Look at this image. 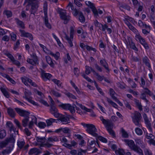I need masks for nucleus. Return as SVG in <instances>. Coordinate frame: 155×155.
I'll return each mask as SVG.
<instances>
[{"instance_id": "nucleus-36", "label": "nucleus", "mask_w": 155, "mask_h": 155, "mask_svg": "<svg viewBox=\"0 0 155 155\" xmlns=\"http://www.w3.org/2000/svg\"><path fill=\"white\" fill-rule=\"evenodd\" d=\"M76 104L80 107L82 110H84L87 112H90V109L88 108L84 105H83L82 104L76 102Z\"/></svg>"}, {"instance_id": "nucleus-16", "label": "nucleus", "mask_w": 155, "mask_h": 155, "mask_svg": "<svg viewBox=\"0 0 155 155\" xmlns=\"http://www.w3.org/2000/svg\"><path fill=\"white\" fill-rule=\"evenodd\" d=\"M59 106L64 110H69L72 114L75 112L74 107L70 104H62Z\"/></svg>"}, {"instance_id": "nucleus-32", "label": "nucleus", "mask_w": 155, "mask_h": 155, "mask_svg": "<svg viewBox=\"0 0 155 155\" xmlns=\"http://www.w3.org/2000/svg\"><path fill=\"white\" fill-rule=\"evenodd\" d=\"M110 95L113 99H117V97L115 96L117 94L114 90L112 88H110L109 89Z\"/></svg>"}, {"instance_id": "nucleus-22", "label": "nucleus", "mask_w": 155, "mask_h": 155, "mask_svg": "<svg viewBox=\"0 0 155 155\" xmlns=\"http://www.w3.org/2000/svg\"><path fill=\"white\" fill-rule=\"evenodd\" d=\"M28 102L32 104L33 105H37V103L32 99V97L30 96V94L26 91L24 93V96L23 97Z\"/></svg>"}, {"instance_id": "nucleus-51", "label": "nucleus", "mask_w": 155, "mask_h": 155, "mask_svg": "<svg viewBox=\"0 0 155 155\" xmlns=\"http://www.w3.org/2000/svg\"><path fill=\"white\" fill-rule=\"evenodd\" d=\"M135 103L136 106L140 110H143V108L141 103L139 102L138 100L137 99H135Z\"/></svg>"}, {"instance_id": "nucleus-62", "label": "nucleus", "mask_w": 155, "mask_h": 155, "mask_svg": "<svg viewBox=\"0 0 155 155\" xmlns=\"http://www.w3.org/2000/svg\"><path fill=\"white\" fill-rule=\"evenodd\" d=\"M50 110L51 113L52 114V113L58 111V110L55 105H52L51 106H50Z\"/></svg>"}, {"instance_id": "nucleus-23", "label": "nucleus", "mask_w": 155, "mask_h": 155, "mask_svg": "<svg viewBox=\"0 0 155 155\" xmlns=\"http://www.w3.org/2000/svg\"><path fill=\"white\" fill-rule=\"evenodd\" d=\"M19 31L21 33V36L22 37L28 38L31 41H32L33 40V37L31 33L26 32L25 30L21 29L19 30Z\"/></svg>"}, {"instance_id": "nucleus-7", "label": "nucleus", "mask_w": 155, "mask_h": 155, "mask_svg": "<svg viewBox=\"0 0 155 155\" xmlns=\"http://www.w3.org/2000/svg\"><path fill=\"white\" fill-rule=\"evenodd\" d=\"M124 42L127 46H129L130 48L135 52H137L138 49L135 43L133 41L132 38L129 36H127L123 40Z\"/></svg>"}, {"instance_id": "nucleus-63", "label": "nucleus", "mask_w": 155, "mask_h": 155, "mask_svg": "<svg viewBox=\"0 0 155 155\" xmlns=\"http://www.w3.org/2000/svg\"><path fill=\"white\" fill-rule=\"evenodd\" d=\"M53 146V144H51L48 142H47L45 143H42L41 146L43 147H45L47 148H50Z\"/></svg>"}, {"instance_id": "nucleus-35", "label": "nucleus", "mask_w": 155, "mask_h": 155, "mask_svg": "<svg viewBox=\"0 0 155 155\" xmlns=\"http://www.w3.org/2000/svg\"><path fill=\"white\" fill-rule=\"evenodd\" d=\"M50 54L54 57L56 60H58L60 56V53L58 51L56 52L55 53H53L52 51H50Z\"/></svg>"}, {"instance_id": "nucleus-14", "label": "nucleus", "mask_w": 155, "mask_h": 155, "mask_svg": "<svg viewBox=\"0 0 155 155\" xmlns=\"http://www.w3.org/2000/svg\"><path fill=\"white\" fill-rule=\"evenodd\" d=\"M144 89L145 91L140 94V98L147 103L148 102V100L146 98V95L151 96L153 93L147 87L144 88Z\"/></svg>"}, {"instance_id": "nucleus-25", "label": "nucleus", "mask_w": 155, "mask_h": 155, "mask_svg": "<svg viewBox=\"0 0 155 155\" xmlns=\"http://www.w3.org/2000/svg\"><path fill=\"white\" fill-rule=\"evenodd\" d=\"M15 20L18 28H21L22 29H24L25 28V24L23 21L20 20L18 18H15Z\"/></svg>"}, {"instance_id": "nucleus-61", "label": "nucleus", "mask_w": 155, "mask_h": 155, "mask_svg": "<svg viewBox=\"0 0 155 155\" xmlns=\"http://www.w3.org/2000/svg\"><path fill=\"white\" fill-rule=\"evenodd\" d=\"M51 92L56 97H58L61 96V94L56 91L53 90Z\"/></svg>"}, {"instance_id": "nucleus-2", "label": "nucleus", "mask_w": 155, "mask_h": 155, "mask_svg": "<svg viewBox=\"0 0 155 155\" xmlns=\"http://www.w3.org/2000/svg\"><path fill=\"white\" fill-rule=\"evenodd\" d=\"M27 3H28V4L26 6V11L29 10L30 6H31V14L35 15L39 7L38 2L36 0H25L23 5H25Z\"/></svg>"}, {"instance_id": "nucleus-38", "label": "nucleus", "mask_w": 155, "mask_h": 155, "mask_svg": "<svg viewBox=\"0 0 155 155\" xmlns=\"http://www.w3.org/2000/svg\"><path fill=\"white\" fill-rule=\"evenodd\" d=\"M46 122L48 126L51 125L54 122H57V120L52 118H50L49 119L47 120Z\"/></svg>"}, {"instance_id": "nucleus-15", "label": "nucleus", "mask_w": 155, "mask_h": 155, "mask_svg": "<svg viewBox=\"0 0 155 155\" xmlns=\"http://www.w3.org/2000/svg\"><path fill=\"white\" fill-rule=\"evenodd\" d=\"M135 39L137 41H139L146 49H149V47L148 44L146 42L145 39L142 37L139 33L135 35Z\"/></svg>"}, {"instance_id": "nucleus-10", "label": "nucleus", "mask_w": 155, "mask_h": 155, "mask_svg": "<svg viewBox=\"0 0 155 155\" xmlns=\"http://www.w3.org/2000/svg\"><path fill=\"white\" fill-rule=\"evenodd\" d=\"M43 10L44 15V21L45 25L47 28L51 29L52 26L51 24L49 22L48 18V5L47 3H44Z\"/></svg>"}, {"instance_id": "nucleus-54", "label": "nucleus", "mask_w": 155, "mask_h": 155, "mask_svg": "<svg viewBox=\"0 0 155 155\" xmlns=\"http://www.w3.org/2000/svg\"><path fill=\"white\" fill-rule=\"evenodd\" d=\"M65 94L69 98L73 99H76L75 96L69 92H67Z\"/></svg>"}, {"instance_id": "nucleus-5", "label": "nucleus", "mask_w": 155, "mask_h": 155, "mask_svg": "<svg viewBox=\"0 0 155 155\" xmlns=\"http://www.w3.org/2000/svg\"><path fill=\"white\" fill-rule=\"evenodd\" d=\"M124 22L125 24L129 28L135 33L136 35L139 33L137 30L132 25L130 22L134 24L136 23V21L133 18L127 16V18H125Z\"/></svg>"}, {"instance_id": "nucleus-17", "label": "nucleus", "mask_w": 155, "mask_h": 155, "mask_svg": "<svg viewBox=\"0 0 155 155\" xmlns=\"http://www.w3.org/2000/svg\"><path fill=\"white\" fill-rule=\"evenodd\" d=\"M5 55L8 57L12 62V63L16 65L18 68H19L21 65L20 62L18 60H15L13 55L9 52L5 53Z\"/></svg>"}, {"instance_id": "nucleus-50", "label": "nucleus", "mask_w": 155, "mask_h": 155, "mask_svg": "<svg viewBox=\"0 0 155 155\" xmlns=\"http://www.w3.org/2000/svg\"><path fill=\"white\" fill-rule=\"evenodd\" d=\"M29 117H25L22 120V125L24 127H26L28 124V122L29 120Z\"/></svg>"}, {"instance_id": "nucleus-60", "label": "nucleus", "mask_w": 155, "mask_h": 155, "mask_svg": "<svg viewBox=\"0 0 155 155\" xmlns=\"http://www.w3.org/2000/svg\"><path fill=\"white\" fill-rule=\"evenodd\" d=\"M38 126L40 128L43 129L46 127V124L45 122L41 121L38 123Z\"/></svg>"}, {"instance_id": "nucleus-47", "label": "nucleus", "mask_w": 155, "mask_h": 155, "mask_svg": "<svg viewBox=\"0 0 155 155\" xmlns=\"http://www.w3.org/2000/svg\"><path fill=\"white\" fill-rule=\"evenodd\" d=\"M107 101L108 103L110 104L112 106L115 108H117L118 105L115 102L112 101L110 98H107Z\"/></svg>"}, {"instance_id": "nucleus-56", "label": "nucleus", "mask_w": 155, "mask_h": 155, "mask_svg": "<svg viewBox=\"0 0 155 155\" xmlns=\"http://www.w3.org/2000/svg\"><path fill=\"white\" fill-rule=\"evenodd\" d=\"M86 48L87 50L88 51H92L94 52H96L97 51V50L95 48H93L92 47L88 45H86Z\"/></svg>"}, {"instance_id": "nucleus-8", "label": "nucleus", "mask_w": 155, "mask_h": 155, "mask_svg": "<svg viewBox=\"0 0 155 155\" xmlns=\"http://www.w3.org/2000/svg\"><path fill=\"white\" fill-rule=\"evenodd\" d=\"M142 61L145 65L147 67L148 70L150 72L148 75L150 80L151 81H153V75L152 73L153 70L150 61L147 56H145L142 58Z\"/></svg>"}, {"instance_id": "nucleus-49", "label": "nucleus", "mask_w": 155, "mask_h": 155, "mask_svg": "<svg viewBox=\"0 0 155 155\" xmlns=\"http://www.w3.org/2000/svg\"><path fill=\"white\" fill-rule=\"evenodd\" d=\"M25 143V142L24 141H18L17 142V145L20 149L23 148Z\"/></svg>"}, {"instance_id": "nucleus-12", "label": "nucleus", "mask_w": 155, "mask_h": 155, "mask_svg": "<svg viewBox=\"0 0 155 155\" xmlns=\"http://www.w3.org/2000/svg\"><path fill=\"white\" fill-rule=\"evenodd\" d=\"M72 14L81 23H83L85 22V17L81 11L77 9H75L74 12H72Z\"/></svg>"}, {"instance_id": "nucleus-18", "label": "nucleus", "mask_w": 155, "mask_h": 155, "mask_svg": "<svg viewBox=\"0 0 155 155\" xmlns=\"http://www.w3.org/2000/svg\"><path fill=\"white\" fill-rule=\"evenodd\" d=\"M143 117L145 124L146 125L147 129L150 132L152 133L153 132V130L151 127V124L150 122V121L148 119L147 114L144 113L143 115Z\"/></svg>"}, {"instance_id": "nucleus-24", "label": "nucleus", "mask_w": 155, "mask_h": 155, "mask_svg": "<svg viewBox=\"0 0 155 155\" xmlns=\"http://www.w3.org/2000/svg\"><path fill=\"white\" fill-rule=\"evenodd\" d=\"M59 120L64 124H66L70 123V120L67 116H66L62 114H61Z\"/></svg>"}, {"instance_id": "nucleus-30", "label": "nucleus", "mask_w": 155, "mask_h": 155, "mask_svg": "<svg viewBox=\"0 0 155 155\" xmlns=\"http://www.w3.org/2000/svg\"><path fill=\"white\" fill-rule=\"evenodd\" d=\"M95 71L91 67L86 66V69L85 71V74L88 75L90 74L91 72H92L94 74L95 72Z\"/></svg>"}, {"instance_id": "nucleus-13", "label": "nucleus", "mask_w": 155, "mask_h": 155, "mask_svg": "<svg viewBox=\"0 0 155 155\" xmlns=\"http://www.w3.org/2000/svg\"><path fill=\"white\" fill-rule=\"evenodd\" d=\"M21 79L22 83L27 87L29 86L28 84L34 87H37L38 86L37 84L35 82H33L31 79L26 76H24L21 77Z\"/></svg>"}, {"instance_id": "nucleus-45", "label": "nucleus", "mask_w": 155, "mask_h": 155, "mask_svg": "<svg viewBox=\"0 0 155 155\" xmlns=\"http://www.w3.org/2000/svg\"><path fill=\"white\" fill-rule=\"evenodd\" d=\"M94 74L96 76L97 80L100 81H102L104 78V76H101L96 71H95V73Z\"/></svg>"}, {"instance_id": "nucleus-31", "label": "nucleus", "mask_w": 155, "mask_h": 155, "mask_svg": "<svg viewBox=\"0 0 155 155\" xmlns=\"http://www.w3.org/2000/svg\"><path fill=\"white\" fill-rule=\"evenodd\" d=\"M0 89L3 94L5 97L8 98L10 97V94L5 88L2 87Z\"/></svg>"}, {"instance_id": "nucleus-55", "label": "nucleus", "mask_w": 155, "mask_h": 155, "mask_svg": "<svg viewBox=\"0 0 155 155\" xmlns=\"http://www.w3.org/2000/svg\"><path fill=\"white\" fill-rule=\"evenodd\" d=\"M81 76L88 82L91 83L93 82V81L88 76H87L84 73L82 74Z\"/></svg>"}, {"instance_id": "nucleus-40", "label": "nucleus", "mask_w": 155, "mask_h": 155, "mask_svg": "<svg viewBox=\"0 0 155 155\" xmlns=\"http://www.w3.org/2000/svg\"><path fill=\"white\" fill-rule=\"evenodd\" d=\"M3 14L4 15H6L8 18L12 17V12L10 10H5L3 12Z\"/></svg>"}, {"instance_id": "nucleus-37", "label": "nucleus", "mask_w": 155, "mask_h": 155, "mask_svg": "<svg viewBox=\"0 0 155 155\" xmlns=\"http://www.w3.org/2000/svg\"><path fill=\"white\" fill-rule=\"evenodd\" d=\"M88 3L89 5L90 8L91 9L93 13L97 14V9L94 5V4L90 1H88Z\"/></svg>"}, {"instance_id": "nucleus-27", "label": "nucleus", "mask_w": 155, "mask_h": 155, "mask_svg": "<svg viewBox=\"0 0 155 155\" xmlns=\"http://www.w3.org/2000/svg\"><path fill=\"white\" fill-rule=\"evenodd\" d=\"M63 60L64 62V64H68V61L71 62L72 59L69 53H67L64 56Z\"/></svg>"}, {"instance_id": "nucleus-42", "label": "nucleus", "mask_w": 155, "mask_h": 155, "mask_svg": "<svg viewBox=\"0 0 155 155\" xmlns=\"http://www.w3.org/2000/svg\"><path fill=\"white\" fill-rule=\"evenodd\" d=\"M122 8L128 11H129L130 10V6L126 4H121L120 6V9L121 11H122V10L121 9Z\"/></svg>"}, {"instance_id": "nucleus-20", "label": "nucleus", "mask_w": 155, "mask_h": 155, "mask_svg": "<svg viewBox=\"0 0 155 155\" xmlns=\"http://www.w3.org/2000/svg\"><path fill=\"white\" fill-rule=\"evenodd\" d=\"M52 75L49 73H46L45 71L42 69L41 70V78L44 81L47 80L50 81Z\"/></svg>"}, {"instance_id": "nucleus-29", "label": "nucleus", "mask_w": 155, "mask_h": 155, "mask_svg": "<svg viewBox=\"0 0 155 155\" xmlns=\"http://www.w3.org/2000/svg\"><path fill=\"white\" fill-rule=\"evenodd\" d=\"M46 59L47 63L50 66L51 68H54V64L51 57L50 56L46 57Z\"/></svg>"}, {"instance_id": "nucleus-59", "label": "nucleus", "mask_w": 155, "mask_h": 155, "mask_svg": "<svg viewBox=\"0 0 155 155\" xmlns=\"http://www.w3.org/2000/svg\"><path fill=\"white\" fill-rule=\"evenodd\" d=\"M136 133L138 135H141L143 134L142 130L138 127H137L135 129Z\"/></svg>"}, {"instance_id": "nucleus-41", "label": "nucleus", "mask_w": 155, "mask_h": 155, "mask_svg": "<svg viewBox=\"0 0 155 155\" xmlns=\"http://www.w3.org/2000/svg\"><path fill=\"white\" fill-rule=\"evenodd\" d=\"M52 36L54 38V39L56 41L58 45L60 47H61V45H62V43L60 41L59 39L58 38V37L54 33H52Z\"/></svg>"}, {"instance_id": "nucleus-4", "label": "nucleus", "mask_w": 155, "mask_h": 155, "mask_svg": "<svg viewBox=\"0 0 155 155\" xmlns=\"http://www.w3.org/2000/svg\"><path fill=\"white\" fill-rule=\"evenodd\" d=\"M81 124L84 128H87L86 131L89 134L94 137L97 136L98 134L96 133L97 129L94 125L84 123H82Z\"/></svg>"}, {"instance_id": "nucleus-28", "label": "nucleus", "mask_w": 155, "mask_h": 155, "mask_svg": "<svg viewBox=\"0 0 155 155\" xmlns=\"http://www.w3.org/2000/svg\"><path fill=\"white\" fill-rule=\"evenodd\" d=\"M6 127L9 128L11 132L13 131L15 132L16 131V128L13 125L11 121H8L7 122Z\"/></svg>"}, {"instance_id": "nucleus-6", "label": "nucleus", "mask_w": 155, "mask_h": 155, "mask_svg": "<svg viewBox=\"0 0 155 155\" xmlns=\"http://www.w3.org/2000/svg\"><path fill=\"white\" fill-rule=\"evenodd\" d=\"M57 13L59 14L60 18L64 21V24H68L70 18L69 16L67 15L66 11L62 8L58 7L57 8Z\"/></svg>"}, {"instance_id": "nucleus-48", "label": "nucleus", "mask_w": 155, "mask_h": 155, "mask_svg": "<svg viewBox=\"0 0 155 155\" xmlns=\"http://www.w3.org/2000/svg\"><path fill=\"white\" fill-rule=\"evenodd\" d=\"M35 65L39 64V60L38 56L36 54H33L32 56Z\"/></svg>"}, {"instance_id": "nucleus-11", "label": "nucleus", "mask_w": 155, "mask_h": 155, "mask_svg": "<svg viewBox=\"0 0 155 155\" xmlns=\"http://www.w3.org/2000/svg\"><path fill=\"white\" fill-rule=\"evenodd\" d=\"M132 118V121L135 125L139 127H141L142 126L141 124L140 123V120L142 118L141 115L140 113L138 111H136Z\"/></svg>"}, {"instance_id": "nucleus-53", "label": "nucleus", "mask_w": 155, "mask_h": 155, "mask_svg": "<svg viewBox=\"0 0 155 155\" xmlns=\"http://www.w3.org/2000/svg\"><path fill=\"white\" fill-rule=\"evenodd\" d=\"M98 140H99L100 141H101V142L104 143H107V139L102 136H99L98 137Z\"/></svg>"}, {"instance_id": "nucleus-57", "label": "nucleus", "mask_w": 155, "mask_h": 155, "mask_svg": "<svg viewBox=\"0 0 155 155\" xmlns=\"http://www.w3.org/2000/svg\"><path fill=\"white\" fill-rule=\"evenodd\" d=\"M6 135V132L4 130L0 131V139H2L4 138Z\"/></svg>"}, {"instance_id": "nucleus-33", "label": "nucleus", "mask_w": 155, "mask_h": 155, "mask_svg": "<svg viewBox=\"0 0 155 155\" xmlns=\"http://www.w3.org/2000/svg\"><path fill=\"white\" fill-rule=\"evenodd\" d=\"M7 113L11 117L13 118L15 117V114L14 110L11 108H8L7 109Z\"/></svg>"}, {"instance_id": "nucleus-1", "label": "nucleus", "mask_w": 155, "mask_h": 155, "mask_svg": "<svg viewBox=\"0 0 155 155\" xmlns=\"http://www.w3.org/2000/svg\"><path fill=\"white\" fill-rule=\"evenodd\" d=\"M100 119L102 122V124L104 126L107 130L112 138L114 139L116 138V136L115 133L113 130L114 124L112 121L108 119H104L102 116L100 117Z\"/></svg>"}, {"instance_id": "nucleus-19", "label": "nucleus", "mask_w": 155, "mask_h": 155, "mask_svg": "<svg viewBox=\"0 0 155 155\" xmlns=\"http://www.w3.org/2000/svg\"><path fill=\"white\" fill-rule=\"evenodd\" d=\"M15 110L17 113H18L20 116L23 117L24 118L29 117L30 113L27 111L18 108H15Z\"/></svg>"}, {"instance_id": "nucleus-26", "label": "nucleus", "mask_w": 155, "mask_h": 155, "mask_svg": "<svg viewBox=\"0 0 155 155\" xmlns=\"http://www.w3.org/2000/svg\"><path fill=\"white\" fill-rule=\"evenodd\" d=\"M40 153V150L36 147H34L31 148L28 152V154L29 155H32L34 154L35 155H38Z\"/></svg>"}, {"instance_id": "nucleus-34", "label": "nucleus", "mask_w": 155, "mask_h": 155, "mask_svg": "<svg viewBox=\"0 0 155 155\" xmlns=\"http://www.w3.org/2000/svg\"><path fill=\"white\" fill-rule=\"evenodd\" d=\"M120 132L121 133L122 137L124 138H128L129 137V135L128 133L123 128H121Z\"/></svg>"}, {"instance_id": "nucleus-46", "label": "nucleus", "mask_w": 155, "mask_h": 155, "mask_svg": "<svg viewBox=\"0 0 155 155\" xmlns=\"http://www.w3.org/2000/svg\"><path fill=\"white\" fill-rule=\"evenodd\" d=\"M51 81L56 84L58 87H61L62 83L59 80L56 79H53L51 80Z\"/></svg>"}, {"instance_id": "nucleus-9", "label": "nucleus", "mask_w": 155, "mask_h": 155, "mask_svg": "<svg viewBox=\"0 0 155 155\" xmlns=\"http://www.w3.org/2000/svg\"><path fill=\"white\" fill-rule=\"evenodd\" d=\"M74 26H71L70 28V37L67 35L65 37V39L67 41L69 46L70 47L72 48L73 46V40L74 35L75 33L74 30Z\"/></svg>"}, {"instance_id": "nucleus-52", "label": "nucleus", "mask_w": 155, "mask_h": 155, "mask_svg": "<svg viewBox=\"0 0 155 155\" xmlns=\"http://www.w3.org/2000/svg\"><path fill=\"white\" fill-rule=\"evenodd\" d=\"M8 144V142L7 139L0 142V147L3 148L5 147Z\"/></svg>"}, {"instance_id": "nucleus-3", "label": "nucleus", "mask_w": 155, "mask_h": 155, "mask_svg": "<svg viewBox=\"0 0 155 155\" xmlns=\"http://www.w3.org/2000/svg\"><path fill=\"white\" fill-rule=\"evenodd\" d=\"M124 141L131 150L137 153L139 155H143L142 150L139 146L135 144L134 141L133 140L125 139Z\"/></svg>"}, {"instance_id": "nucleus-64", "label": "nucleus", "mask_w": 155, "mask_h": 155, "mask_svg": "<svg viewBox=\"0 0 155 155\" xmlns=\"http://www.w3.org/2000/svg\"><path fill=\"white\" fill-rule=\"evenodd\" d=\"M94 67L95 69L99 72H101L102 71V68L99 66L97 63L94 64Z\"/></svg>"}, {"instance_id": "nucleus-39", "label": "nucleus", "mask_w": 155, "mask_h": 155, "mask_svg": "<svg viewBox=\"0 0 155 155\" xmlns=\"http://www.w3.org/2000/svg\"><path fill=\"white\" fill-rule=\"evenodd\" d=\"M70 82L71 86L77 92V93L79 94H80L81 93V91L78 87L76 85L75 83L72 80H70Z\"/></svg>"}, {"instance_id": "nucleus-44", "label": "nucleus", "mask_w": 155, "mask_h": 155, "mask_svg": "<svg viewBox=\"0 0 155 155\" xmlns=\"http://www.w3.org/2000/svg\"><path fill=\"white\" fill-rule=\"evenodd\" d=\"M115 153L117 155H125L124 150L123 149H119L115 151Z\"/></svg>"}, {"instance_id": "nucleus-43", "label": "nucleus", "mask_w": 155, "mask_h": 155, "mask_svg": "<svg viewBox=\"0 0 155 155\" xmlns=\"http://www.w3.org/2000/svg\"><path fill=\"white\" fill-rule=\"evenodd\" d=\"M122 8L128 11H129L130 10V6L126 4H121L120 6V9L121 11H122V10L121 9Z\"/></svg>"}, {"instance_id": "nucleus-58", "label": "nucleus", "mask_w": 155, "mask_h": 155, "mask_svg": "<svg viewBox=\"0 0 155 155\" xmlns=\"http://www.w3.org/2000/svg\"><path fill=\"white\" fill-rule=\"evenodd\" d=\"M36 141L38 142L42 143L46 140L45 137H37L36 138Z\"/></svg>"}, {"instance_id": "nucleus-21", "label": "nucleus", "mask_w": 155, "mask_h": 155, "mask_svg": "<svg viewBox=\"0 0 155 155\" xmlns=\"http://www.w3.org/2000/svg\"><path fill=\"white\" fill-rule=\"evenodd\" d=\"M100 65L103 67L106 70V72L109 73L110 69L109 68V65L106 60L104 58H102L99 61Z\"/></svg>"}]
</instances>
